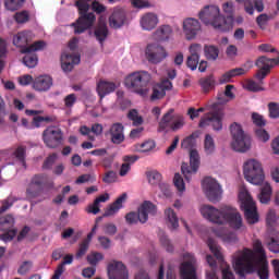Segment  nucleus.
Wrapping results in <instances>:
<instances>
[{"mask_svg": "<svg viewBox=\"0 0 279 279\" xmlns=\"http://www.w3.org/2000/svg\"><path fill=\"white\" fill-rule=\"evenodd\" d=\"M232 263L234 271L240 278H245L250 274H257L259 279H269V264L260 240L254 242V251L244 248L235 252L232 256Z\"/></svg>", "mask_w": 279, "mask_h": 279, "instance_id": "f257e3e1", "label": "nucleus"}, {"mask_svg": "<svg viewBox=\"0 0 279 279\" xmlns=\"http://www.w3.org/2000/svg\"><path fill=\"white\" fill-rule=\"evenodd\" d=\"M201 214L205 219L213 223L223 225L228 223L233 230H241L243 228V217L239 210L231 206H223L220 209L210 205H203Z\"/></svg>", "mask_w": 279, "mask_h": 279, "instance_id": "f03ea898", "label": "nucleus"}, {"mask_svg": "<svg viewBox=\"0 0 279 279\" xmlns=\"http://www.w3.org/2000/svg\"><path fill=\"white\" fill-rule=\"evenodd\" d=\"M199 20L205 25H211L218 32H230L234 17L232 15L223 17L217 5H206L199 13Z\"/></svg>", "mask_w": 279, "mask_h": 279, "instance_id": "7ed1b4c3", "label": "nucleus"}, {"mask_svg": "<svg viewBox=\"0 0 279 279\" xmlns=\"http://www.w3.org/2000/svg\"><path fill=\"white\" fill-rule=\"evenodd\" d=\"M149 82H151L149 72L137 71L125 77L124 86L141 97H147V94L149 93Z\"/></svg>", "mask_w": 279, "mask_h": 279, "instance_id": "20e7f679", "label": "nucleus"}, {"mask_svg": "<svg viewBox=\"0 0 279 279\" xmlns=\"http://www.w3.org/2000/svg\"><path fill=\"white\" fill-rule=\"evenodd\" d=\"M230 132L232 136V149L234 151H240L241 154L250 151V147H252V138L245 134L243 128L239 123L234 122L230 125Z\"/></svg>", "mask_w": 279, "mask_h": 279, "instance_id": "39448f33", "label": "nucleus"}, {"mask_svg": "<svg viewBox=\"0 0 279 279\" xmlns=\"http://www.w3.org/2000/svg\"><path fill=\"white\" fill-rule=\"evenodd\" d=\"M244 179L250 184L255 186H260L265 182V171L263 170V165L256 159L247 160L243 166Z\"/></svg>", "mask_w": 279, "mask_h": 279, "instance_id": "423d86ee", "label": "nucleus"}, {"mask_svg": "<svg viewBox=\"0 0 279 279\" xmlns=\"http://www.w3.org/2000/svg\"><path fill=\"white\" fill-rule=\"evenodd\" d=\"M53 180L49 179V175L45 173H38L32 177L31 182L26 189L27 195L31 197H38L44 190L53 189Z\"/></svg>", "mask_w": 279, "mask_h": 279, "instance_id": "0eeeda50", "label": "nucleus"}, {"mask_svg": "<svg viewBox=\"0 0 279 279\" xmlns=\"http://www.w3.org/2000/svg\"><path fill=\"white\" fill-rule=\"evenodd\" d=\"M184 128V117L180 114H173V109H169L163 117L161 118L158 132H178V130H182Z\"/></svg>", "mask_w": 279, "mask_h": 279, "instance_id": "6e6552de", "label": "nucleus"}, {"mask_svg": "<svg viewBox=\"0 0 279 279\" xmlns=\"http://www.w3.org/2000/svg\"><path fill=\"white\" fill-rule=\"evenodd\" d=\"M41 138L48 149H58L64 143V133L62 129L50 125L43 131Z\"/></svg>", "mask_w": 279, "mask_h": 279, "instance_id": "1a4fd4ad", "label": "nucleus"}, {"mask_svg": "<svg viewBox=\"0 0 279 279\" xmlns=\"http://www.w3.org/2000/svg\"><path fill=\"white\" fill-rule=\"evenodd\" d=\"M45 47H47V43H45V40H37L27 48L21 49V53H25L23 64L28 69L36 68L38 64V54H36L35 51H43Z\"/></svg>", "mask_w": 279, "mask_h": 279, "instance_id": "9d476101", "label": "nucleus"}, {"mask_svg": "<svg viewBox=\"0 0 279 279\" xmlns=\"http://www.w3.org/2000/svg\"><path fill=\"white\" fill-rule=\"evenodd\" d=\"M215 106L216 105H213V111L201 119L199 128L211 125L215 132H221V130H223V109H215Z\"/></svg>", "mask_w": 279, "mask_h": 279, "instance_id": "9b49d317", "label": "nucleus"}, {"mask_svg": "<svg viewBox=\"0 0 279 279\" xmlns=\"http://www.w3.org/2000/svg\"><path fill=\"white\" fill-rule=\"evenodd\" d=\"M203 191L209 202L217 204L221 199L223 190L221 185L215 179L207 177L202 182Z\"/></svg>", "mask_w": 279, "mask_h": 279, "instance_id": "f8f14e48", "label": "nucleus"}, {"mask_svg": "<svg viewBox=\"0 0 279 279\" xmlns=\"http://www.w3.org/2000/svg\"><path fill=\"white\" fill-rule=\"evenodd\" d=\"M184 263L181 264L180 274L182 279H197V272L195 270V255L191 253L183 254Z\"/></svg>", "mask_w": 279, "mask_h": 279, "instance_id": "ddd939ff", "label": "nucleus"}, {"mask_svg": "<svg viewBox=\"0 0 279 279\" xmlns=\"http://www.w3.org/2000/svg\"><path fill=\"white\" fill-rule=\"evenodd\" d=\"M242 210H244V217L247 223H258V210L256 209V203L250 194H246L242 202Z\"/></svg>", "mask_w": 279, "mask_h": 279, "instance_id": "4468645a", "label": "nucleus"}, {"mask_svg": "<svg viewBox=\"0 0 279 279\" xmlns=\"http://www.w3.org/2000/svg\"><path fill=\"white\" fill-rule=\"evenodd\" d=\"M199 169V153L195 149L190 150V166L183 162L181 166V171L187 182H191V175L197 173Z\"/></svg>", "mask_w": 279, "mask_h": 279, "instance_id": "2eb2a0df", "label": "nucleus"}, {"mask_svg": "<svg viewBox=\"0 0 279 279\" xmlns=\"http://www.w3.org/2000/svg\"><path fill=\"white\" fill-rule=\"evenodd\" d=\"M146 58L151 64H160L167 58V50L159 44H148L146 47Z\"/></svg>", "mask_w": 279, "mask_h": 279, "instance_id": "dca6fc26", "label": "nucleus"}, {"mask_svg": "<svg viewBox=\"0 0 279 279\" xmlns=\"http://www.w3.org/2000/svg\"><path fill=\"white\" fill-rule=\"evenodd\" d=\"M95 21H97V16L95 13H85L80 15L75 23L72 24L74 27V34H84L87 29H90L95 25Z\"/></svg>", "mask_w": 279, "mask_h": 279, "instance_id": "f3484780", "label": "nucleus"}, {"mask_svg": "<svg viewBox=\"0 0 279 279\" xmlns=\"http://www.w3.org/2000/svg\"><path fill=\"white\" fill-rule=\"evenodd\" d=\"M107 271L109 279H130L128 267H125L122 262H110L108 264Z\"/></svg>", "mask_w": 279, "mask_h": 279, "instance_id": "a211bd4d", "label": "nucleus"}, {"mask_svg": "<svg viewBox=\"0 0 279 279\" xmlns=\"http://www.w3.org/2000/svg\"><path fill=\"white\" fill-rule=\"evenodd\" d=\"M199 32H202V24H199V21L193 17H187L183 21V33L186 40H195Z\"/></svg>", "mask_w": 279, "mask_h": 279, "instance_id": "6ab92c4d", "label": "nucleus"}, {"mask_svg": "<svg viewBox=\"0 0 279 279\" xmlns=\"http://www.w3.org/2000/svg\"><path fill=\"white\" fill-rule=\"evenodd\" d=\"M125 126H123V123L116 122L110 125L108 132L106 133V136H110V142L113 145H121V143L125 142Z\"/></svg>", "mask_w": 279, "mask_h": 279, "instance_id": "aec40b11", "label": "nucleus"}, {"mask_svg": "<svg viewBox=\"0 0 279 279\" xmlns=\"http://www.w3.org/2000/svg\"><path fill=\"white\" fill-rule=\"evenodd\" d=\"M126 21L128 13L125 9L117 7L109 16V27H111V29H121Z\"/></svg>", "mask_w": 279, "mask_h": 279, "instance_id": "412c9836", "label": "nucleus"}, {"mask_svg": "<svg viewBox=\"0 0 279 279\" xmlns=\"http://www.w3.org/2000/svg\"><path fill=\"white\" fill-rule=\"evenodd\" d=\"M14 226V217L12 215H7L2 218H0V230L2 232L8 231L2 235L3 241H12L14 236H16V230H10Z\"/></svg>", "mask_w": 279, "mask_h": 279, "instance_id": "4be33fe9", "label": "nucleus"}, {"mask_svg": "<svg viewBox=\"0 0 279 279\" xmlns=\"http://www.w3.org/2000/svg\"><path fill=\"white\" fill-rule=\"evenodd\" d=\"M81 59L80 54L63 52L61 54V68L64 73H71L75 64H80Z\"/></svg>", "mask_w": 279, "mask_h": 279, "instance_id": "5701e85b", "label": "nucleus"}, {"mask_svg": "<svg viewBox=\"0 0 279 279\" xmlns=\"http://www.w3.org/2000/svg\"><path fill=\"white\" fill-rule=\"evenodd\" d=\"M202 52V45L192 44L190 46V56L186 59V66L191 69V71H196L199 64V53Z\"/></svg>", "mask_w": 279, "mask_h": 279, "instance_id": "b1692460", "label": "nucleus"}, {"mask_svg": "<svg viewBox=\"0 0 279 279\" xmlns=\"http://www.w3.org/2000/svg\"><path fill=\"white\" fill-rule=\"evenodd\" d=\"M157 208L154 203L149 201H145L141 207L138 208L137 216L140 223H147V219H149V215H156Z\"/></svg>", "mask_w": 279, "mask_h": 279, "instance_id": "393cba45", "label": "nucleus"}, {"mask_svg": "<svg viewBox=\"0 0 279 279\" xmlns=\"http://www.w3.org/2000/svg\"><path fill=\"white\" fill-rule=\"evenodd\" d=\"M128 202V193H122L112 204H110L102 215V217H114L117 213L123 208V204Z\"/></svg>", "mask_w": 279, "mask_h": 279, "instance_id": "a878e982", "label": "nucleus"}, {"mask_svg": "<svg viewBox=\"0 0 279 279\" xmlns=\"http://www.w3.org/2000/svg\"><path fill=\"white\" fill-rule=\"evenodd\" d=\"M114 90H117V84L114 82L100 80L96 85V92L100 101H102L107 95L114 93Z\"/></svg>", "mask_w": 279, "mask_h": 279, "instance_id": "bb28decb", "label": "nucleus"}, {"mask_svg": "<svg viewBox=\"0 0 279 279\" xmlns=\"http://www.w3.org/2000/svg\"><path fill=\"white\" fill-rule=\"evenodd\" d=\"M51 86H53V78L49 75H41L33 81V88L38 93H47Z\"/></svg>", "mask_w": 279, "mask_h": 279, "instance_id": "cd10ccee", "label": "nucleus"}, {"mask_svg": "<svg viewBox=\"0 0 279 279\" xmlns=\"http://www.w3.org/2000/svg\"><path fill=\"white\" fill-rule=\"evenodd\" d=\"M32 38H33L32 32L29 31L19 32L13 36V45L15 47H19L20 49H27V47H29L27 46V44L32 43Z\"/></svg>", "mask_w": 279, "mask_h": 279, "instance_id": "c85d7f7f", "label": "nucleus"}, {"mask_svg": "<svg viewBox=\"0 0 279 279\" xmlns=\"http://www.w3.org/2000/svg\"><path fill=\"white\" fill-rule=\"evenodd\" d=\"M141 27L146 32H151L158 25V15L156 13H146L141 17Z\"/></svg>", "mask_w": 279, "mask_h": 279, "instance_id": "c756f323", "label": "nucleus"}, {"mask_svg": "<svg viewBox=\"0 0 279 279\" xmlns=\"http://www.w3.org/2000/svg\"><path fill=\"white\" fill-rule=\"evenodd\" d=\"M110 199V194L106 193L100 196H98L93 204L88 205L85 209V211L88 215H99L101 213V208L99 207V204L106 203Z\"/></svg>", "mask_w": 279, "mask_h": 279, "instance_id": "7c9ffc66", "label": "nucleus"}, {"mask_svg": "<svg viewBox=\"0 0 279 279\" xmlns=\"http://www.w3.org/2000/svg\"><path fill=\"white\" fill-rule=\"evenodd\" d=\"M278 64V59H269L265 56L259 57L255 62L256 68L263 71H271V69Z\"/></svg>", "mask_w": 279, "mask_h": 279, "instance_id": "2f4dec72", "label": "nucleus"}, {"mask_svg": "<svg viewBox=\"0 0 279 279\" xmlns=\"http://www.w3.org/2000/svg\"><path fill=\"white\" fill-rule=\"evenodd\" d=\"M245 73H247V70L243 68H235L222 74L219 82L221 84H228L232 81V77H239V75H245Z\"/></svg>", "mask_w": 279, "mask_h": 279, "instance_id": "473e14b6", "label": "nucleus"}, {"mask_svg": "<svg viewBox=\"0 0 279 279\" xmlns=\"http://www.w3.org/2000/svg\"><path fill=\"white\" fill-rule=\"evenodd\" d=\"M73 264V255L68 254L63 257L62 263H60L56 270L53 276L51 277V279H60L62 274H64V271H66V268L64 267L65 265H72Z\"/></svg>", "mask_w": 279, "mask_h": 279, "instance_id": "72a5a7b5", "label": "nucleus"}, {"mask_svg": "<svg viewBox=\"0 0 279 279\" xmlns=\"http://www.w3.org/2000/svg\"><path fill=\"white\" fill-rule=\"evenodd\" d=\"M165 215L168 221V228L171 230H178L180 228V220L178 219V214L172 208H167Z\"/></svg>", "mask_w": 279, "mask_h": 279, "instance_id": "f704fd0d", "label": "nucleus"}, {"mask_svg": "<svg viewBox=\"0 0 279 279\" xmlns=\"http://www.w3.org/2000/svg\"><path fill=\"white\" fill-rule=\"evenodd\" d=\"M94 36H96V40L104 45L106 38H108V25L106 22H100L94 32Z\"/></svg>", "mask_w": 279, "mask_h": 279, "instance_id": "c9c22d12", "label": "nucleus"}, {"mask_svg": "<svg viewBox=\"0 0 279 279\" xmlns=\"http://www.w3.org/2000/svg\"><path fill=\"white\" fill-rule=\"evenodd\" d=\"M271 185L269 183H265L262 189H260V193L258 195V199L260 202V204H269L270 199H271Z\"/></svg>", "mask_w": 279, "mask_h": 279, "instance_id": "e433bc0d", "label": "nucleus"}, {"mask_svg": "<svg viewBox=\"0 0 279 279\" xmlns=\"http://www.w3.org/2000/svg\"><path fill=\"white\" fill-rule=\"evenodd\" d=\"M199 85H201V88H203V92L210 93V90L215 88V76L208 75V76L202 77L199 80Z\"/></svg>", "mask_w": 279, "mask_h": 279, "instance_id": "4c0bfd02", "label": "nucleus"}, {"mask_svg": "<svg viewBox=\"0 0 279 279\" xmlns=\"http://www.w3.org/2000/svg\"><path fill=\"white\" fill-rule=\"evenodd\" d=\"M171 34H173V29L169 25L160 26L155 33L158 40H169Z\"/></svg>", "mask_w": 279, "mask_h": 279, "instance_id": "58836bf2", "label": "nucleus"}, {"mask_svg": "<svg viewBox=\"0 0 279 279\" xmlns=\"http://www.w3.org/2000/svg\"><path fill=\"white\" fill-rule=\"evenodd\" d=\"M207 245L210 250V252L214 254L215 258L219 260L220 263L223 262V255L221 254V251L219 250V246L217 245V242L213 238H208Z\"/></svg>", "mask_w": 279, "mask_h": 279, "instance_id": "ea45409f", "label": "nucleus"}, {"mask_svg": "<svg viewBox=\"0 0 279 279\" xmlns=\"http://www.w3.org/2000/svg\"><path fill=\"white\" fill-rule=\"evenodd\" d=\"M156 147V142L148 140L142 144H136L135 149L140 154H147V151H151Z\"/></svg>", "mask_w": 279, "mask_h": 279, "instance_id": "a19ab883", "label": "nucleus"}, {"mask_svg": "<svg viewBox=\"0 0 279 279\" xmlns=\"http://www.w3.org/2000/svg\"><path fill=\"white\" fill-rule=\"evenodd\" d=\"M204 149L207 156L215 154V140L210 134L205 135Z\"/></svg>", "mask_w": 279, "mask_h": 279, "instance_id": "79ce46f5", "label": "nucleus"}, {"mask_svg": "<svg viewBox=\"0 0 279 279\" xmlns=\"http://www.w3.org/2000/svg\"><path fill=\"white\" fill-rule=\"evenodd\" d=\"M204 53L207 60H217L219 58V48L206 45L204 47Z\"/></svg>", "mask_w": 279, "mask_h": 279, "instance_id": "37998d69", "label": "nucleus"}, {"mask_svg": "<svg viewBox=\"0 0 279 279\" xmlns=\"http://www.w3.org/2000/svg\"><path fill=\"white\" fill-rule=\"evenodd\" d=\"M146 178L153 186H156L157 184H160L162 180V174H160V172L156 170H153L146 172Z\"/></svg>", "mask_w": 279, "mask_h": 279, "instance_id": "c03bdc74", "label": "nucleus"}, {"mask_svg": "<svg viewBox=\"0 0 279 279\" xmlns=\"http://www.w3.org/2000/svg\"><path fill=\"white\" fill-rule=\"evenodd\" d=\"M197 135H195V133H192L190 136L185 137L182 142H181V147L183 149H193V147H195L197 141Z\"/></svg>", "mask_w": 279, "mask_h": 279, "instance_id": "a18cd8bd", "label": "nucleus"}, {"mask_svg": "<svg viewBox=\"0 0 279 279\" xmlns=\"http://www.w3.org/2000/svg\"><path fill=\"white\" fill-rule=\"evenodd\" d=\"M23 3H25V0H5L4 5L10 12H16V10L23 8Z\"/></svg>", "mask_w": 279, "mask_h": 279, "instance_id": "49530a36", "label": "nucleus"}, {"mask_svg": "<svg viewBox=\"0 0 279 279\" xmlns=\"http://www.w3.org/2000/svg\"><path fill=\"white\" fill-rule=\"evenodd\" d=\"M25 154H26V148L25 146H19L13 155L15 156V158L22 163V167L24 169H27V163L25 162Z\"/></svg>", "mask_w": 279, "mask_h": 279, "instance_id": "de8ad7c7", "label": "nucleus"}, {"mask_svg": "<svg viewBox=\"0 0 279 279\" xmlns=\"http://www.w3.org/2000/svg\"><path fill=\"white\" fill-rule=\"evenodd\" d=\"M173 184L179 193H184V191H186V185L184 184V179L181 173L174 174Z\"/></svg>", "mask_w": 279, "mask_h": 279, "instance_id": "09e8293b", "label": "nucleus"}, {"mask_svg": "<svg viewBox=\"0 0 279 279\" xmlns=\"http://www.w3.org/2000/svg\"><path fill=\"white\" fill-rule=\"evenodd\" d=\"M128 119L133 121V125H143V117L138 116V111L136 109L129 111Z\"/></svg>", "mask_w": 279, "mask_h": 279, "instance_id": "8fccbe9b", "label": "nucleus"}, {"mask_svg": "<svg viewBox=\"0 0 279 279\" xmlns=\"http://www.w3.org/2000/svg\"><path fill=\"white\" fill-rule=\"evenodd\" d=\"M75 7L78 10L80 16L83 14H90V12H88L90 10V4H88V2L85 0L76 1Z\"/></svg>", "mask_w": 279, "mask_h": 279, "instance_id": "3c124183", "label": "nucleus"}, {"mask_svg": "<svg viewBox=\"0 0 279 279\" xmlns=\"http://www.w3.org/2000/svg\"><path fill=\"white\" fill-rule=\"evenodd\" d=\"M167 95V92L162 89L158 84L153 87V94L150 96L151 101H156V99H162Z\"/></svg>", "mask_w": 279, "mask_h": 279, "instance_id": "603ef678", "label": "nucleus"}, {"mask_svg": "<svg viewBox=\"0 0 279 279\" xmlns=\"http://www.w3.org/2000/svg\"><path fill=\"white\" fill-rule=\"evenodd\" d=\"M263 83H256V81H247L245 88L251 93H260V90H265L262 86Z\"/></svg>", "mask_w": 279, "mask_h": 279, "instance_id": "864d4df0", "label": "nucleus"}, {"mask_svg": "<svg viewBox=\"0 0 279 279\" xmlns=\"http://www.w3.org/2000/svg\"><path fill=\"white\" fill-rule=\"evenodd\" d=\"M159 241L162 247H165L166 252H173V244H171V241L165 233L159 234Z\"/></svg>", "mask_w": 279, "mask_h": 279, "instance_id": "5fc2aeb1", "label": "nucleus"}, {"mask_svg": "<svg viewBox=\"0 0 279 279\" xmlns=\"http://www.w3.org/2000/svg\"><path fill=\"white\" fill-rule=\"evenodd\" d=\"M216 234L217 236H221L225 243H236V241H239V238H236V233L234 232H229L226 234H222V233H216Z\"/></svg>", "mask_w": 279, "mask_h": 279, "instance_id": "6e6d98bb", "label": "nucleus"}, {"mask_svg": "<svg viewBox=\"0 0 279 279\" xmlns=\"http://www.w3.org/2000/svg\"><path fill=\"white\" fill-rule=\"evenodd\" d=\"M97 177L95 174H82L76 179V184H86V182H96Z\"/></svg>", "mask_w": 279, "mask_h": 279, "instance_id": "4d7b16f0", "label": "nucleus"}, {"mask_svg": "<svg viewBox=\"0 0 279 279\" xmlns=\"http://www.w3.org/2000/svg\"><path fill=\"white\" fill-rule=\"evenodd\" d=\"M56 160H58V154H51L46 158L43 165V169H53V165H56Z\"/></svg>", "mask_w": 279, "mask_h": 279, "instance_id": "13d9d810", "label": "nucleus"}, {"mask_svg": "<svg viewBox=\"0 0 279 279\" xmlns=\"http://www.w3.org/2000/svg\"><path fill=\"white\" fill-rule=\"evenodd\" d=\"M270 119H279V105L277 102L268 104Z\"/></svg>", "mask_w": 279, "mask_h": 279, "instance_id": "bf43d9fd", "label": "nucleus"}, {"mask_svg": "<svg viewBox=\"0 0 279 279\" xmlns=\"http://www.w3.org/2000/svg\"><path fill=\"white\" fill-rule=\"evenodd\" d=\"M99 260H104V255L101 253H92L87 256V262L89 263V265H97V263H99Z\"/></svg>", "mask_w": 279, "mask_h": 279, "instance_id": "052dcab7", "label": "nucleus"}, {"mask_svg": "<svg viewBox=\"0 0 279 279\" xmlns=\"http://www.w3.org/2000/svg\"><path fill=\"white\" fill-rule=\"evenodd\" d=\"M125 221L129 226H134L138 223V214L136 211H131L125 215Z\"/></svg>", "mask_w": 279, "mask_h": 279, "instance_id": "680f3d73", "label": "nucleus"}, {"mask_svg": "<svg viewBox=\"0 0 279 279\" xmlns=\"http://www.w3.org/2000/svg\"><path fill=\"white\" fill-rule=\"evenodd\" d=\"M92 10L93 12L97 13V14H104V12H106L107 8L106 5L101 4L99 1L94 0L92 2Z\"/></svg>", "mask_w": 279, "mask_h": 279, "instance_id": "e2e57ef3", "label": "nucleus"}, {"mask_svg": "<svg viewBox=\"0 0 279 279\" xmlns=\"http://www.w3.org/2000/svg\"><path fill=\"white\" fill-rule=\"evenodd\" d=\"M65 108H73L77 101V96L75 94H69L63 99Z\"/></svg>", "mask_w": 279, "mask_h": 279, "instance_id": "0e129e2a", "label": "nucleus"}, {"mask_svg": "<svg viewBox=\"0 0 279 279\" xmlns=\"http://www.w3.org/2000/svg\"><path fill=\"white\" fill-rule=\"evenodd\" d=\"M238 3H244L246 14H254V2L252 0H235Z\"/></svg>", "mask_w": 279, "mask_h": 279, "instance_id": "69168bd1", "label": "nucleus"}, {"mask_svg": "<svg viewBox=\"0 0 279 279\" xmlns=\"http://www.w3.org/2000/svg\"><path fill=\"white\" fill-rule=\"evenodd\" d=\"M269 22V15L263 13L257 16L256 23L260 27V29H265L267 27V23Z\"/></svg>", "mask_w": 279, "mask_h": 279, "instance_id": "338daca9", "label": "nucleus"}, {"mask_svg": "<svg viewBox=\"0 0 279 279\" xmlns=\"http://www.w3.org/2000/svg\"><path fill=\"white\" fill-rule=\"evenodd\" d=\"M255 134L259 141H263V143H267V141H269V133L264 129H257Z\"/></svg>", "mask_w": 279, "mask_h": 279, "instance_id": "774afa93", "label": "nucleus"}]
</instances>
